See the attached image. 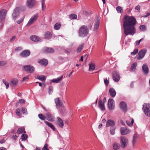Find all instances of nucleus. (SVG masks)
<instances>
[{
    "mask_svg": "<svg viewBox=\"0 0 150 150\" xmlns=\"http://www.w3.org/2000/svg\"><path fill=\"white\" fill-rule=\"evenodd\" d=\"M37 77L38 79L42 81H45L46 78V76L42 75L38 76Z\"/></svg>",
    "mask_w": 150,
    "mask_h": 150,
    "instance_id": "obj_40",
    "label": "nucleus"
},
{
    "mask_svg": "<svg viewBox=\"0 0 150 150\" xmlns=\"http://www.w3.org/2000/svg\"><path fill=\"white\" fill-rule=\"evenodd\" d=\"M45 115H46V118L48 121L52 122L54 120V115L49 112L47 113Z\"/></svg>",
    "mask_w": 150,
    "mask_h": 150,
    "instance_id": "obj_16",
    "label": "nucleus"
},
{
    "mask_svg": "<svg viewBox=\"0 0 150 150\" xmlns=\"http://www.w3.org/2000/svg\"><path fill=\"white\" fill-rule=\"evenodd\" d=\"M142 109L145 115L149 117L150 116V104H144L143 105Z\"/></svg>",
    "mask_w": 150,
    "mask_h": 150,
    "instance_id": "obj_4",
    "label": "nucleus"
},
{
    "mask_svg": "<svg viewBox=\"0 0 150 150\" xmlns=\"http://www.w3.org/2000/svg\"><path fill=\"white\" fill-rule=\"evenodd\" d=\"M30 39L33 41L36 42H40L42 41V39L36 35H32L30 37Z\"/></svg>",
    "mask_w": 150,
    "mask_h": 150,
    "instance_id": "obj_14",
    "label": "nucleus"
},
{
    "mask_svg": "<svg viewBox=\"0 0 150 150\" xmlns=\"http://www.w3.org/2000/svg\"><path fill=\"white\" fill-rule=\"evenodd\" d=\"M126 123L129 126H132V125H130V120H127L126 121Z\"/></svg>",
    "mask_w": 150,
    "mask_h": 150,
    "instance_id": "obj_54",
    "label": "nucleus"
},
{
    "mask_svg": "<svg viewBox=\"0 0 150 150\" xmlns=\"http://www.w3.org/2000/svg\"><path fill=\"white\" fill-rule=\"evenodd\" d=\"M61 26V24L60 23H57L54 25V28L55 30H58L60 28Z\"/></svg>",
    "mask_w": 150,
    "mask_h": 150,
    "instance_id": "obj_32",
    "label": "nucleus"
},
{
    "mask_svg": "<svg viewBox=\"0 0 150 150\" xmlns=\"http://www.w3.org/2000/svg\"><path fill=\"white\" fill-rule=\"evenodd\" d=\"M5 142V140L4 139H1L0 141V143L1 144H3Z\"/></svg>",
    "mask_w": 150,
    "mask_h": 150,
    "instance_id": "obj_63",
    "label": "nucleus"
},
{
    "mask_svg": "<svg viewBox=\"0 0 150 150\" xmlns=\"http://www.w3.org/2000/svg\"><path fill=\"white\" fill-rule=\"evenodd\" d=\"M57 124L60 127L63 128L64 124L62 120L59 117H57Z\"/></svg>",
    "mask_w": 150,
    "mask_h": 150,
    "instance_id": "obj_24",
    "label": "nucleus"
},
{
    "mask_svg": "<svg viewBox=\"0 0 150 150\" xmlns=\"http://www.w3.org/2000/svg\"><path fill=\"white\" fill-rule=\"evenodd\" d=\"M2 81L4 83V84H9L8 82L6 81L4 79H3L2 80Z\"/></svg>",
    "mask_w": 150,
    "mask_h": 150,
    "instance_id": "obj_62",
    "label": "nucleus"
},
{
    "mask_svg": "<svg viewBox=\"0 0 150 150\" xmlns=\"http://www.w3.org/2000/svg\"><path fill=\"white\" fill-rule=\"evenodd\" d=\"M38 14H36L34 15L29 21L27 25L29 26L31 25L34 22H35L38 18Z\"/></svg>",
    "mask_w": 150,
    "mask_h": 150,
    "instance_id": "obj_12",
    "label": "nucleus"
},
{
    "mask_svg": "<svg viewBox=\"0 0 150 150\" xmlns=\"http://www.w3.org/2000/svg\"><path fill=\"white\" fill-rule=\"evenodd\" d=\"M19 102L22 104H24L25 103V100L23 99H20L19 100Z\"/></svg>",
    "mask_w": 150,
    "mask_h": 150,
    "instance_id": "obj_53",
    "label": "nucleus"
},
{
    "mask_svg": "<svg viewBox=\"0 0 150 150\" xmlns=\"http://www.w3.org/2000/svg\"><path fill=\"white\" fill-rule=\"evenodd\" d=\"M38 62L40 64L45 66H47L48 64V60L45 59H38Z\"/></svg>",
    "mask_w": 150,
    "mask_h": 150,
    "instance_id": "obj_19",
    "label": "nucleus"
},
{
    "mask_svg": "<svg viewBox=\"0 0 150 150\" xmlns=\"http://www.w3.org/2000/svg\"><path fill=\"white\" fill-rule=\"evenodd\" d=\"M142 69L145 74H147L148 73V67L147 64H144L143 65Z\"/></svg>",
    "mask_w": 150,
    "mask_h": 150,
    "instance_id": "obj_25",
    "label": "nucleus"
},
{
    "mask_svg": "<svg viewBox=\"0 0 150 150\" xmlns=\"http://www.w3.org/2000/svg\"><path fill=\"white\" fill-rule=\"evenodd\" d=\"M0 150H6V149L4 147H0Z\"/></svg>",
    "mask_w": 150,
    "mask_h": 150,
    "instance_id": "obj_64",
    "label": "nucleus"
},
{
    "mask_svg": "<svg viewBox=\"0 0 150 150\" xmlns=\"http://www.w3.org/2000/svg\"><path fill=\"white\" fill-rule=\"evenodd\" d=\"M112 78L115 81L118 82L120 79V77L119 74L116 71H114L112 73Z\"/></svg>",
    "mask_w": 150,
    "mask_h": 150,
    "instance_id": "obj_15",
    "label": "nucleus"
},
{
    "mask_svg": "<svg viewBox=\"0 0 150 150\" xmlns=\"http://www.w3.org/2000/svg\"><path fill=\"white\" fill-rule=\"evenodd\" d=\"M28 79V77L27 76H25L24 77L22 80V81L24 82L27 81Z\"/></svg>",
    "mask_w": 150,
    "mask_h": 150,
    "instance_id": "obj_56",
    "label": "nucleus"
},
{
    "mask_svg": "<svg viewBox=\"0 0 150 150\" xmlns=\"http://www.w3.org/2000/svg\"><path fill=\"white\" fill-rule=\"evenodd\" d=\"M6 13V11L5 9H3L0 11V23L4 19Z\"/></svg>",
    "mask_w": 150,
    "mask_h": 150,
    "instance_id": "obj_13",
    "label": "nucleus"
},
{
    "mask_svg": "<svg viewBox=\"0 0 150 150\" xmlns=\"http://www.w3.org/2000/svg\"><path fill=\"white\" fill-rule=\"evenodd\" d=\"M135 10H140V6L139 5H138L135 7Z\"/></svg>",
    "mask_w": 150,
    "mask_h": 150,
    "instance_id": "obj_60",
    "label": "nucleus"
},
{
    "mask_svg": "<svg viewBox=\"0 0 150 150\" xmlns=\"http://www.w3.org/2000/svg\"><path fill=\"white\" fill-rule=\"evenodd\" d=\"M115 106V102L114 100L112 99H109L108 102V107L109 109L113 110Z\"/></svg>",
    "mask_w": 150,
    "mask_h": 150,
    "instance_id": "obj_8",
    "label": "nucleus"
},
{
    "mask_svg": "<svg viewBox=\"0 0 150 150\" xmlns=\"http://www.w3.org/2000/svg\"><path fill=\"white\" fill-rule=\"evenodd\" d=\"M98 107L102 111L105 110L104 102H103L102 100H100L98 102Z\"/></svg>",
    "mask_w": 150,
    "mask_h": 150,
    "instance_id": "obj_20",
    "label": "nucleus"
},
{
    "mask_svg": "<svg viewBox=\"0 0 150 150\" xmlns=\"http://www.w3.org/2000/svg\"><path fill=\"white\" fill-rule=\"evenodd\" d=\"M137 66V63L136 62L134 63L132 65L130 69L131 71H134L135 70L136 67Z\"/></svg>",
    "mask_w": 150,
    "mask_h": 150,
    "instance_id": "obj_38",
    "label": "nucleus"
},
{
    "mask_svg": "<svg viewBox=\"0 0 150 150\" xmlns=\"http://www.w3.org/2000/svg\"><path fill=\"white\" fill-rule=\"evenodd\" d=\"M55 103L56 104L57 108L61 112L63 113L64 111L65 110V109L63 107L62 102L59 99V98H57L54 99Z\"/></svg>",
    "mask_w": 150,
    "mask_h": 150,
    "instance_id": "obj_3",
    "label": "nucleus"
},
{
    "mask_svg": "<svg viewBox=\"0 0 150 150\" xmlns=\"http://www.w3.org/2000/svg\"><path fill=\"white\" fill-rule=\"evenodd\" d=\"M45 1V0H42L41 1L42 9V11H44L45 9L46 6Z\"/></svg>",
    "mask_w": 150,
    "mask_h": 150,
    "instance_id": "obj_41",
    "label": "nucleus"
},
{
    "mask_svg": "<svg viewBox=\"0 0 150 150\" xmlns=\"http://www.w3.org/2000/svg\"><path fill=\"white\" fill-rule=\"evenodd\" d=\"M36 4L35 0H27V6L29 8H32L34 7Z\"/></svg>",
    "mask_w": 150,
    "mask_h": 150,
    "instance_id": "obj_11",
    "label": "nucleus"
},
{
    "mask_svg": "<svg viewBox=\"0 0 150 150\" xmlns=\"http://www.w3.org/2000/svg\"><path fill=\"white\" fill-rule=\"evenodd\" d=\"M100 21L98 19H97L95 21L93 30L94 31L96 30L99 27V26Z\"/></svg>",
    "mask_w": 150,
    "mask_h": 150,
    "instance_id": "obj_26",
    "label": "nucleus"
},
{
    "mask_svg": "<svg viewBox=\"0 0 150 150\" xmlns=\"http://www.w3.org/2000/svg\"><path fill=\"white\" fill-rule=\"evenodd\" d=\"M89 69L90 71H93L95 69V66L92 63H89Z\"/></svg>",
    "mask_w": 150,
    "mask_h": 150,
    "instance_id": "obj_34",
    "label": "nucleus"
},
{
    "mask_svg": "<svg viewBox=\"0 0 150 150\" xmlns=\"http://www.w3.org/2000/svg\"><path fill=\"white\" fill-rule=\"evenodd\" d=\"M143 40V39H141L137 41L136 42V44L137 45H138L139 44L140 42Z\"/></svg>",
    "mask_w": 150,
    "mask_h": 150,
    "instance_id": "obj_55",
    "label": "nucleus"
},
{
    "mask_svg": "<svg viewBox=\"0 0 150 150\" xmlns=\"http://www.w3.org/2000/svg\"><path fill=\"white\" fill-rule=\"evenodd\" d=\"M16 38V37L15 36H13L10 39V41L12 42Z\"/></svg>",
    "mask_w": 150,
    "mask_h": 150,
    "instance_id": "obj_58",
    "label": "nucleus"
},
{
    "mask_svg": "<svg viewBox=\"0 0 150 150\" xmlns=\"http://www.w3.org/2000/svg\"><path fill=\"white\" fill-rule=\"evenodd\" d=\"M11 138L14 140H16L17 139V137L16 135H13L12 136Z\"/></svg>",
    "mask_w": 150,
    "mask_h": 150,
    "instance_id": "obj_57",
    "label": "nucleus"
},
{
    "mask_svg": "<svg viewBox=\"0 0 150 150\" xmlns=\"http://www.w3.org/2000/svg\"><path fill=\"white\" fill-rule=\"evenodd\" d=\"M138 51V50L137 49H136L134 50L133 52L131 53V54L132 55H135Z\"/></svg>",
    "mask_w": 150,
    "mask_h": 150,
    "instance_id": "obj_49",
    "label": "nucleus"
},
{
    "mask_svg": "<svg viewBox=\"0 0 150 150\" xmlns=\"http://www.w3.org/2000/svg\"><path fill=\"white\" fill-rule=\"evenodd\" d=\"M43 51L44 52L47 53H53L54 52L53 48L49 47L45 48L43 49Z\"/></svg>",
    "mask_w": 150,
    "mask_h": 150,
    "instance_id": "obj_23",
    "label": "nucleus"
},
{
    "mask_svg": "<svg viewBox=\"0 0 150 150\" xmlns=\"http://www.w3.org/2000/svg\"><path fill=\"white\" fill-rule=\"evenodd\" d=\"M38 116L39 118L41 120H45L46 119V116L42 114H39Z\"/></svg>",
    "mask_w": 150,
    "mask_h": 150,
    "instance_id": "obj_36",
    "label": "nucleus"
},
{
    "mask_svg": "<svg viewBox=\"0 0 150 150\" xmlns=\"http://www.w3.org/2000/svg\"><path fill=\"white\" fill-rule=\"evenodd\" d=\"M21 111L23 113L24 115H26L28 114L27 109L24 108H22Z\"/></svg>",
    "mask_w": 150,
    "mask_h": 150,
    "instance_id": "obj_44",
    "label": "nucleus"
},
{
    "mask_svg": "<svg viewBox=\"0 0 150 150\" xmlns=\"http://www.w3.org/2000/svg\"><path fill=\"white\" fill-rule=\"evenodd\" d=\"M48 146V145L47 144H45L43 147L42 149V150H45L46 149H47V147Z\"/></svg>",
    "mask_w": 150,
    "mask_h": 150,
    "instance_id": "obj_52",
    "label": "nucleus"
},
{
    "mask_svg": "<svg viewBox=\"0 0 150 150\" xmlns=\"http://www.w3.org/2000/svg\"><path fill=\"white\" fill-rule=\"evenodd\" d=\"M104 82L105 84H108L109 83V80L107 78L104 79Z\"/></svg>",
    "mask_w": 150,
    "mask_h": 150,
    "instance_id": "obj_51",
    "label": "nucleus"
},
{
    "mask_svg": "<svg viewBox=\"0 0 150 150\" xmlns=\"http://www.w3.org/2000/svg\"><path fill=\"white\" fill-rule=\"evenodd\" d=\"M63 78V76L62 75L58 77L57 78L53 79L51 80L50 83V84L52 83H57L60 82L62 80Z\"/></svg>",
    "mask_w": 150,
    "mask_h": 150,
    "instance_id": "obj_18",
    "label": "nucleus"
},
{
    "mask_svg": "<svg viewBox=\"0 0 150 150\" xmlns=\"http://www.w3.org/2000/svg\"><path fill=\"white\" fill-rule=\"evenodd\" d=\"M147 50L146 49H144L140 50L138 53L137 59H140L144 57V56Z\"/></svg>",
    "mask_w": 150,
    "mask_h": 150,
    "instance_id": "obj_9",
    "label": "nucleus"
},
{
    "mask_svg": "<svg viewBox=\"0 0 150 150\" xmlns=\"http://www.w3.org/2000/svg\"><path fill=\"white\" fill-rule=\"evenodd\" d=\"M123 22L124 33L125 35H133L135 33V25L137 21L134 17L125 15L123 19Z\"/></svg>",
    "mask_w": 150,
    "mask_h": 150,
    "instance_id": "obj_1",
    "label": "nucleus"
},
{
    "mask_svg": "<svg viewBox=\"0 0 150 150\" xmlns=\"http://www.w3.org/2000/svg\"><path fill=\"white\" fill-rule=\"evenodd\" d=\"M115 126L110 127V132L112 135H114L115 134Z\"/></svg>",
    "mask_w": 150,
    "mask_h": 150,
    "instance_id": "obj_31",
    "label": "nucleus"
},
{
    "mask_svg": "<svg viewBox=\"0 0 150 150\" xmlns=\"http://www.w3.org/2000/svg\"><path fill=\"white\" fill-rule=\"evenodd\" d=\"M53 87L52 86H50L49 87V93L50 94L52 93L53 92Z\"/></svg>",
    "mask_w": 150,
    "mask_h": 150,
    "instance_id": "obj_47",
    "label": "nucleus"
},
{
    "mask_svg": "<svg viewBox=\"0 0 150 150\" xmlns=\"http://www.w3.org/2000/svg\"><path fill=\"white\" fill-rule=\"evenodd\" d=\"M24 16H23V17L21 18L19 20H18V21H17V23L18 24H20V23H21L23 21L24 19Z\"/></svg>",
    "mask_w": 150,
    "mask_h": 150,
    "instance_id": "obj_48",
    "label": "nucleus"
},
{
    "mask_svg": "<svg viewBox=\"0 0 150 150\" xmlns=\"http://www.w3.org/2000/svg\"><path fill=\"white\" fill-rule=\"evenodd\" d=\"M117 12L119 13H121L122 12V9L120 6H117L116 8Z\"/></svg>",
    "mask_w": 150,
    "mask_h": 150,
    "instance_id": "obj_43",
    "label": "nucleus"
},
{
    "mask_svg": "<svg viewBox=\"0 0 150 150\" xmlns=\"http://www.w3.org/2000/svg\"><path fill=\"white\" fill-rule=\"evenodd\" d=\"M6 62L4 61H0V66H3L6 64Z\"/></svg>",
    "mask_w": 150,
    "mask_h": 150,
    "instance_id": "obj_50",
    "label": "nucleus"
},
{
    "mask_svg": "<svg viewBox=\"0 0 150 150\" xmlns=\"http://www.w3.org/2000/svg\"><path fill=\"white\" fill-rule=\"evenodd\" d=\"M23 68L25 71L28 73H33L35 69L34 67L30 64L24 66L23 67Z\"/></svg>",
    "mask_w": 150,
    "mask_h": 150,
    "instance_id": "obj_5",
    "label": "nucleus"
},
{
    "mask_svg": "<svg viewBox=\"0 0 150 150\" xmlns=\"http://www.w3.org/2000/svg\"><path fill=\"white\" fill-rule=\"evenodd\" d=\"M115 125V122L114 120L112 119L108 120L106 122V127H113Z\"/></svg>",
    "mask_w": 150,
    "mask_h": 150,
    "instance_id": "obj_17",
    "label": "nucleus"
},
{
    "mask_svg": "<svg viewBox=\"0 0 150 150\" xmlns=\"http://www.w3.org/2000/svg\"><path fill=\"white\" fill-rule=\"evenodd\" d=\"M52 36V34L50 32L47 31L44 34V37L46 39H50Z\"/></svg>",
    "mask_w": 150,
    "mask_h": 150,
    "instance_id": "obj_27",
    "label": "nucleus"
},
{
    "mask_svg": "<svg viewBox=\"0 0 150 150\" xmlns=\"http://www.w3.org/2000/svg\"><path fill=\"white\" fill-rule=\"evenodd\" d=\"M30 52L29 50H25L23 51L21 54L20 56L23 57H26L29 56Z\"/></svg>",
    "mask_w": 150,
    "mask_h": 150,
    "instance_id": "obj_21",
    "label": "nucleus"
},
{
    "mask_svg": "<svg viewBox=\"0 0 150 150\" xmlns=\"http://www.w3.org/2000/svg\"><path fill=\"white\" fill-rule=\"evenodd\" d=\"M21 47H18L16 48L15 49V50L16 51H20L21 50Z\"/></svg>",
    "mask_w": 150,
    "mask_h": 150,
    "instance_id": "obj_59",
    "label": "nucleus"
},
{
    "mask_svg": "<svg viewBox=\"0 0 150 150\" xmlns=\"http://www.w3.org/2000/svg\"><path fill=\"white\" fill-rule=\"evenodd\" d=\"M11 83L13 84H16L18 83V80L17 79H12L10 80Z\"/></svg>",
    "mask_w": 150,
    "mask_h": 150,
    "instance_id": "obj_37",
    "label": "nucleus"
},
{
    "mask_svg": "<svg viewBox=\"0 0 150 150\" xmlns=\"http://www.w3.org/2000/svg\"><path fill=\"white\" fill-rule=\"evenodd\" d=\"M83 46L84 44L83 43H81L79 45L76 50L77 52L79 53L81 51L83 48Z\"/></svg>",
    "mask_w": 150,
    "mask_h": 150,
    "instance_id": "obj_35",
    "label": "nucleus"
},
{
    "mask_svg": "<svg viewBox=\"0 0 150 150\" xmlns=\"http://www.w3.org/2000/svg\"><path fill=\"white\" fill-rule=\"evenodd\" d=\"M21 110L20 108H17L16 110V114L18 116L20 117H21V115L22 114L21 112Z\"/></svg>",
    "mask_w": 150,
    "mask_h": 150,
    "instance_id": "obj_42",
    "label": "nucleus"
},
{
    "mask_svg": "<svg viewBox=\"0 0 150 150\" xmlns=\"http://www.w3.org/2000/svg\"><path fill=\"white\" fill-rule=\"evenodd\" d=\"M21 137L22 140L25 141L27 139L28 135L25 134H23L22 135Z\"/></svg>",
    "mask_w": 150,
    "mask_h": 150,
    "instance_id": "obj_45",
    "label": "nucleus"
},
{
    "mask_svg": "<svg viewBox=\"0 0 150 150\" xmlns=\"http://www.w3.org/2000/svg\"><path fill=\"white\" fill-rule=\"evenodd\" d=\"M120 106L123 111H126L127 110V105L126 103L124 102H121L120 103Z\"/></svg>",
    "mask_w": 150,
    "mask_h": 150,
    "instance_id": "obj_22",
    "label": "nucleus"
},
{
    "mask_svg": "<svg viewBox=\"0 0 150 150\" xmlns=\"http://www.w3.org/2000/svg\"><path fill=\"white\" fill-rule=\"evenodd\" d=\"M120 143L123 148H125L127 144V140L125 136H122L120 138Z\"/></svg>",
    "mask_w": 150,
    "mask_h": 150,
    "instance_id": "obj_6",
    "label": "nucleus"
},
{
    "mask_svg": "<svg viewBox=\"0 0 150 150\" xmlns=\"http://www.w3.org/2000/svg\"><path fill=\"white\" fill-rule=\"evenodd\" d=\"M45 123L49 127L51 128L53 131L55 130V128L54 126L51 123L47 121H45Z\"/></svg>",
    "mask_w": 150,
    "mask_h": 150,
    "instance_id": "obj_30",
    "label": "nucleus"
},
{
    "mask_svg": "<svg viewBox=\"0 0 150 150\" xmlns=\"http://www.w3.org/2000/svg\"><path fill=\"white\" fill-rule=\"evenodd\" d=\"M89 34V29L87 26L82 25L79 28L78 35L80 37L84 38L87 36Z\"/></svg>",
    "mask_w": 150,
    "mask_h": 150,
    "instance_id": "obj_2",
    "label": "nucleus"
},
{
    "mask_svg": "<svg viewBox=\"0 0 150 150\" xmlns=\"http://www.w3.org/2000/svg\"><path fill=\"white\" fill-rule=\"evenodd\" d=\"M139 28L140 30L142 31H145L146 30V27L144 25H140Z\"/></svg>",
    "mask_w": 150,
    "mask_h": 150,
    "instance_id": "obj_46",
    "label": "nucleus"
},
{
    "mask_svg": "<svg viewBox=\"0 0 150 150\" xmlns=\"http://www.w3.org/2000/svg\"><path fill=\"white\" fill-rule=\"evenodd\" d=\"M20 11L19 8L16 7L15 8L12 14V17L13 19L15 20L19 16Z\"/></svg>",
    "mask_w": 150,
    "mask_h": 150,
    "instance_id": "obj_7",
    "label": "nucleus"
},
{
    "mask_svg": "<svg viewBox=\"0 0 150 150\" xmlns=\"http://www.w3.org/2000/svg\"><path fill=\"white\" fill-rule=\"evenodd\" d=\"M77 16L75 14H71L69 15V18L71 19H75L77 18Z\"/></svg>",
    "mask_w": 150,
    "mask_h": 150,
    "instance_id": "obj_39",
    "label": "nucleus"
},
{
    "mask_svg": "<svg viewBox=\"0 0 150 150\" xmlns=\"http://www.w3.org/2000/svg\"><path fill=\"white\" fill-rule=\"evenodd\" d=\"M113 147L114 150H118L120 147V145L117 143H115L113 144Z\"/></svg>",
    "mask_w": 150,
    "mask_h": 150,
    "instance_id": "obj_33",
    "label": "nucleus"
},
{
    "mask_svg": "<svg viewBox=\"0 0 150 150\" xmlns=\"http://www.w3.org/2000/svg\"><path fill=\"white\" fill-rule=\"evenodd\" d=\"M120 132L122 135H125L128 134L130 132V131L125 127H122L120 129Z\"/></svg>",
    "mask_w": 150,
    "mask_h": 150,
    "instance_id": "obj_10",
    "label": "nucleus"
},
{
    "mask_svg": "<svg viewBox=\"0 0 150 150\" xmlns=\"http://www.w3.org/2000/svg\"><path fill=\"white\" fill-rule=\"evenodd\" d=\"M98 98L97 97V99H96V100L95 102L94 103H92V106H93V105H94L95 106H96V104H97V100H98Z\"/></svg>",
    "mask_w": 150,
    "mask_h": 150,
    "instance_id": "obj_61",
    "label": "nucleus"
},
{
    "mask_svg": "<svg viewBox=\"0 0 150 150\" xmlns=\"http://www.w3.org/2000/svg\"><path fill=\"white\" fill-rule=\"evenodd\" d=\"M17 133L18 134L25 133L26 132L25 130V128L23 127H19L18 129Z\"/></svg>",
    "mask_w": 150,
    "mask_h": 150,
    "instance_id": "obj_28",
    "label": "nucleus"
},
{
    "mask_svg": "<svg viewBox=\"0 0 150 150\" xmlns=\"http://www.w3.org/2000/svg\"><path fill=\"white\" fill-rule=\"evenodd\" d=\"M109 93L111 96L112 97H114L116 95V92L115 90L113 88H110L109 89Z\"/></svg>",
    "mask_w": 150,
    "mask_h": 150,
    "instance_id": "obj_29",
    "label": "nucleus"
}]
</instances>
